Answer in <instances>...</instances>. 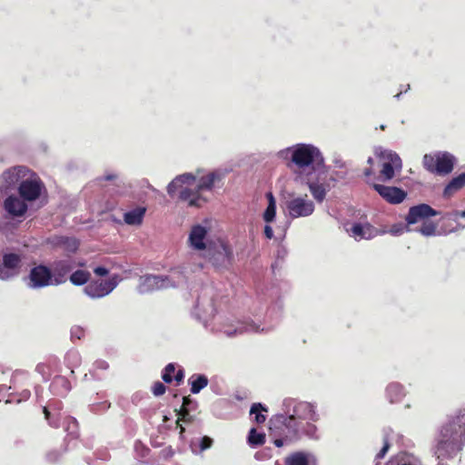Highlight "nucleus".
Segmentation results:
<instances>
[{
	"instance_id": "obj_1",
	"label": "nucleus",
	"mask_w": 465,
	"mask_h": 465,
	"mask_svg": "<svg viewBox=\"0 0 465 465\" xmlns=\"http://www.w3.org/2000/svg\"><path fill=\"white\" fill-rule=\"evenodd\" d=\"M319 420L315 404L285 399L282 402V413L274 415L270 420V432L274 438L273 444L282 447L300 440L302 436H316L315 422Z\"/></svg>"
},
{
	"instance_id": "obj_2",
	"label": "nucleus",
	"mask_w": 465,
	"mask_h": 465,
	"mask_svg": "<svg viewBox=\"0 0 465 465\" xmlns=\"http://www.w3.org/2000/svg\"><path fill=\"white\" fill-rule=\"evenodd\" d=\"M227 172L217 169L202 174L200 170L196 173H185L176 176L167 186L168 194L173 197L179 193V199L192 207H200L206 199L202 195L203 191H212L220 187Z\"/></svg>"
},
{
	"instance_id": "obj_3",
	"label": "nucleus",
	"mask_w": 465,
	"mask_h": 465,
	"mask_svg": "<svg viewBox=\"0 0 465 465\" xmlns=\"http://www.w3.org/2000/svg\"><path fill=\"white\" fill-rule=\"evenodd\" d=\"M193 316L203 323L204 328L213 332H221L227 337H232L245 331L259 332L263 331L260 325L254 322H240L232 323V321L220 315H216V309L212 299H199L193 312Z\"/></svg>"
},
{
	"instance_id": "obj_4",
	"label": "nucleus",
	"mask_w": 465,
	"mask_h": 465,
	"mask_svg": "<svg viewBox=\"0 0 465 465\" xmlns=\"http://www.w3.org/2000/svg\"><path fill=\"white\" fill-rule=\"evenodd\" d=\"M278 156L293 170L298 180L307 173H317L324 163L319 148L311 143H297L287 147L281 150Z\"/></svg>"
},
{
	"instance_id": "obj_5",
	"label": "nucleus",
	"mask_w": 465,
	"mask_h": 465,
	"mask_svg": "<svg viewBox=\"0 0 465 465\" xmlns=\"http://www.w3.org/2000/svg\"><path fill=\"white\" fill-rule=\"evenodd\" d=\"M186 282L184 271L182 268H174L166 275L141 276L137 289L140 293H147L168 288H178L184 285Z\"/></svg>"
},
{
	"instance_id": "obj_6",
	"label": "nucleus",
	"mask_w": 465,
	"mask_h": 465,
	"mask_svg": "<svg viewBox=\"0 0 465 465\" xmlns=\"http://www.w3.org/2000/svg\"><path fill=\"white\" fill-rule=\"evenodd\" d=\"M202 257L216 268L227 269L232 263L233 251L226 241L217 238Z\"/></svg>"
},
{
	"instance_id": "obj_7",
	"label": "nucleus",
	"mask_w": 465,
	"mask_h": 465,
	"mask_svg": "<svg viewBox=\"0 0 465 465\" xmlns=\"http://www.w3.org/2000/svg\"><path fill=\"white\" fill-rule=\"evenodd\" d=\"M377 158L381 162L379 179L382 182H389L400 173L402 169V162L399 154L391 150L377 147L374 150Z\"/></svg>"
},
{
	"instance_id": "obj_8",
	"label": "nucleus",
	"mask_w": 465,
	"mask_h": 465,
	"mask_svg": "<svg viewBox=\"0 0 465 465\" xmlns=\"http://www.w3.org/2000/svg\"><path fill=\"white\" fill-rule=\"evenodd\" d=\"M456 159L448 152L426 153L422 159L423 167L430 173L446 175L452 172Z\"/></svg>"
},
{
	"instance_id": "obj_9",
	"label": "nucleus",
	"mask_w": 465,
	"mask_h": 465,
	"mask_svg": "<svg viewBox=\"0 0 465 465\" xmlns=\"http://www.w3.org/2000/svg\"><path fill=\"white\" fill-rule=\"evenodd\" d=\"M213 241L210 236L209 227L203 224H194L188 233L187 244L190 250L198 252L202 257Z\"/></svg>"
},
{
	"instance_id": "obj_10",
	"label": "nucleus",
	"mask_w": 465,
	"mask_h": 465,
	"mask_svg": "<svg viewBox=\"0 0 465 465\" xmlns=\"http://www.w3.org/2000/svg\"><path fill=\"white\" fill-rule=\"evenodd\" d=\"M287 214L292 219L311 216L315 211L314 203L305 195H295L286 202Z\"/></svg>"
},
{
	"instance_id": "obj_11",
	"label": "nucleus",
	"mask_w": 465,
	"mask_h": 465,
	"mask_svg": "<svg viewBox=\"0 0 465 465\" xmlns=\"http://www.w3.org/2000/svg\"><path fill=\"white\" fill-rule=\"evenodd\" d=\"M45 189V186L39 176L30 170L29 173L18 187V193L20 197L24 198V200L34 202L41 196Z\"/></svg>"
},
{
	"instance_id": "obj_12",
	"label": "nucleus",
	"mask_w": 465,
	"mask_h": 465,
	"mask_svg": "<svg viewBox=\"0 0 465 465\" xmlns=\"http://www.w3.org/2000/svg\"><path fill=\"white\" fill-rule=\"evenodd\" d=\"M299 180L308 186L313 199L319 203L324 201L327 193L331 189L330 184L325 181V177L319 171L315 173H307Z\"/></svg>"
},
{
	"instance_id": "obj_13",
	"label": "nucleus",
	"mask_w": 465,
	"mask_h": 465,
	"mask_svg": "<svg viewBox=\"0 0 465 465\" xmlns=\"http://www.w3.org/2000/svg\"><path fill=\"white\" fill-rule=\"evenodd\" d=\"M29 172L30 169L21 165L5 170L1 175L0 191L7 194L12 190H18Z\"/></svg>"
},
{
	"instance_id": "obj_14",
	"label": "nucleus",
	"mask_w": 465,
	"mask_h": 465,
	"mask_svg": "<svg viewBox=\"0 0 465 465\" xmlns=\"http://www.w3.org/2000/svg\"><path fill=\"white\" fill-rule=\"evenodd\" d=\"M118 284V276L107 280L90 282L84 289V293L92 299L103 298L111 293Z\"/></svg>"
},
{
	"instance_id": "obj_15",
	"label": "nucleus",
	"mask_w": 465,
	"mask_h": 465,
	"mask_svg": "<svg viewBox=\"0 0 465 465\" xmlns=\"http://www.w3.org/2000/svg\"><path fill=\"white\" fill-rule=\"evenodd\" d=\"M28 285L34 289L55 285L52 270L44 265L34 267L29 274Z\"/></svg>"
},
{
	"instance_id": "obj_16",
	"label": "nucleus",
	"mask_w": 465,
	"mask_h": 465,
	"mask_svg": "<svg viewBox=\"0 0 465 465\" xmlns=\"http://www.w3.org/2000/svg\"><path fill=\"white\" fill-rule=\"evenodd\" d=\"M20 256L15 253L5 254L0 263V280L6 281L19 274Z\"/></svg>"
},
{
	"instance_id": "obj_17",
	"label": "nucleus",
	"mask_w": 465,
	"mask_h": 465,
	"mask_svg": "<svg viewBox=\"0 0 465 465\" xmlns=\"http://www.w3.org/2000/svg\"><path fill=\"white\" fill-rule=\"evenodd\" d=\"M439 213L427 203H420L409 209L405 218L407 225L428 221L430 217L438 215Z\"/></svg>"
},
{
	"instance_id": "obj_18",
	"label": "nucleus",
	"mask_w": 465,
	"mask_h": 465,
	"mask_svg": "<svg viewBox=\"0 0 465 465\" xmlns=\"http://www.w3.org/2000/svg\"><path fill=\"white\" fill-rule=\"evenodd\" d=\"M76 263L71 258L55 261L51 270L54 278V284L59 285L66 282L67 275L75 268Z\"/></svg>"
},
{
	"instance_id": "obj_19",
	"label": "nucleus",
	"mask_w": 465,
	"mask_h": 465,
	"mask_svg": "<svg viewBox=\"0 0 465 465\" xmlns=\"http://www.w3.org/2000/svg\"><path fill=\"white\" fill-rule=\"evenodd\" d=\"M374 190L388 203L391 204H399L402 203L407 193L405 191L394 187V186H386L379 183H373Z\"/></svg>"
},
{
	"instance_id": "obj_20",
	"label": "nucleus",
	"mask_w": 465,
	"mask_h": 465,
	"mask_svg": "<svg viewBox=\"0 0 465 465\" xmlns=\"http://www.w3.org/2000/svg\"><path fill=\"white\" fill-rule=\"evenodd\" d=\"M26 202L24 198L12 194L4 201V209L10 216L19 218L27 212Z\"/></svg>"
},
{
	"instance_id": "obj_21",
	"label": "nucleus",
	"mask_w": 465,
	"mask_h": 465,
	"mask_svg": "<svg viewBox=\"0 0 465 465\" xmlns=\"http://www.w3.org/2000/svg\"><path fill=\"white\" fill-rule=\"evenodd\" d=\"M348 234L356 241L370 240L379 234V232L370 223H353L346 227Z\"/></svg>"
},
{
	"instance_id": "obj_22",
	"label": "nucleus",
	"mask_w": 465,
	"mask_h": 465,
	"mask_svg": "<svg viewBox=\"0 0 465 465\" xmlns=\"http://www.w3.org/2000/svg\"><path fill=\"white\" fill-rule=\"evenodd\" d=\"M406 395L407 391L400 382H390L385 388V397L391 404L401 402Z\"/></svg>"
},
{
	"instance_id": "obj_23",
	"label": "nucleus",
	"mask_w": 465,
	"mask_h": 465,
	"mask_svg": "<svg viewBox=\"0 0 465 465\" xmlns=\"http://www.w3.org/2000/svg\"><path fill=\"white\" fill-rule=\"evenodd\" d=\"M191 405L193 407L196 406V403L193 402L189 397L183 398V405L181 409L178 411V419L177 424L180 426L181 430L180 433L183 434L184 431V428L180 424L181 421L184 423H190L193 420V416L190 414Z\"/></svg>"
},
{
	"instance_id": "obj_24",
	"label": "nucleus",
	"mask_w": 465,
	"mask_h": 465,
	"mask_svg": "<svg viewBox=\"0 0 465 465\" xmlns=\"http://www.w3.org/2000/svg\"><path fill=\"white\" fill-rule=\"evenodd\" d=\"M50 390L53 394L57 396H64L71 390L69 381L64 376L57 375L53 380Z\"/></svg>"
},
{
	"instance_id": "obj_25",
	"label": "nucleus",
	"mask_w": 465,
	"mask_h": 465,
	"mask_svg": "<svg viewBox=\"0 0 465 465\" xmlns=\"http://www.w3.org/2000/svg\"><path fill=\"white\" fill-rule=\"evenodd\" d=\"M145 212L146 208L143 206L132 209L124 214V221L128 225H140L143 223Z\"/></svg>"
},
{
	"instance_id": "obj_26",
	"label": "nucleus",
	"mask_w": 465,
	"mask_h": 465,
	"mask_svg": "<svg viewBox=\"0 0 465 465\" xmlns=\"http://www.w3.org/2000/svg\"><path fill=\"white\" fill-rule=\"evenodd\" d=\"M463 186H465V173L452 178L450 182L445 186L443 191L444 197H450Z\"/></svg>"
},
{
	"instance_id": "obj_27",
	"label": "nucleus",
	"mask_w": 465,
	"mask_h": 465,
	"mask_svg": "<svg viewBox=\"0 0 465 465\" xmlns=\"http://www.w3.org/2000/svg\"><path fill=\"white\" fill-rule=\"evenodd\" d=\"M208 378L204 374H193L188 380V383L191 385V392L193 394L199 393L208 385Z\"/></svg>"
},
{
	"instance_id": "obj_28",
	"label": "nucleus",
	"mask_w": 465,
	"mask_h": 465,
	"mask_svg": "<svg viewBox=\"0 0 465 465\" xmlns=\"http://www.w3.org/2000/svg\"><path fill=\"white\" fill-rule=\"evenodd\" d=\"M266 198L268 200V205L263 212L262 218L266 223H270L274 221L276 216V200L271 192L266 193Z\"/></svg>"
},
{
	"instance_id": "obj_29",
	"label": "nucleus",
	"mask_w": 465,
	"mask_h": 465,
	"mask_svg": "<svg viewBox=\"0 0 465 465\" xmlns=\"http://www.w3.org/2000/svg\"><path fill=\"white\" fill-rule=\"evenodd\" d=\"M64 362L68 369L71 370V373H74V369L78 367L81 363V355L77 351H69L64 358Z\"/></svg>"
},
{
	"instance_id": "obj_30",
	"label": "nucleus",
	"mask_w": 465,
	"mask_h": 465,
	"mask_svg": "<svg viewBox=\"0 0 465 465\" xmlns=\"http://www.w3.org/2000/svg\"><path fill=\"white\" fill-rule=\"evenodd\" d=\"M286 465H309V455L303 452H295L285 460Z\"/></svg>"
},
{
	"instance_id": "obj_31",
	"label": "nucleus",
	"mask_w": 465,
	"mask_h": 465,
	"mask_svg": "<svg viewBox=\"0 0 465 465\" xmlns=\"http://www.w3.org/2000/svg\"><path fill=\"white\" fill-rule=\"evenodd\" d=\"M461 217V218H465V210L464 211H452V212H449V213H446L443 214L442 216V219L444 220H452L454 221L456 223H457V227L456 228H452V229H450L448 231H446L445 232L446 233H450V232H456L457 230L460 229V228H464V226L460 225L459 223H458V219Z\"/></svg>"
},
{
	"instance_id": "obj_32",
	"label": "nucleus",
	"mask_w": 465,
	"mask_h": 465,
	"mask_svg": "<svg viewBox=\"0 0 465 465\" xmlns=\"http://www.w3.org/2000/svg\"><path fill=\"white\" fill-rule=\"evenodd\" d=\"M90 273L84 270H76L70 275V282L74 285H83L88 282Z\"/></svg>"
},
{
	"instance_id": "obj_33",
	"label": "nucleus",
	"mask_w": 465,
	"mask_h": 465,
	"mask_svg": "<svg viewBox=\"0 0 465 465\" xmlns=\"http://www.w3.org/2000/svg\"><path fill=\"white\" fill-rule=\"evenodd\" d=\"M265 442V434L263 432L257 431L256 429H251L248 435V443L252 447L261 446Z\"/></svg>"
},
{
	"instance_id": "obj_34",
	"label": "nucleus",
	"mask_w": 465,
	"mask_h": 465,
	"mask_svg": "<svg viewBox=\"0 0 465 465\" xmlns=\"http://www.w3.org/2000/svg\"><path fill=\"white\" fill-rule=\"evenodd\" d=\"M416 231L426 237L437 235L436 224L430 221H424L421 226Z\"/></svg>"
},
{
	"instance_id": "obj_35",
	"label": "nucleus",
	"mask_w": 465,
	"mask_h": 465,
	"mask_svg": "<svg viewBox=\"0 0 465 465\" xmlns=\"http://www.w3.org/2000/svg\"><path fill=\"white\" fill-rule=\"evenodd\" d=\"M262 411H267V409L261 403H253L250 410V414L254 415V420L257 423H262L265 421V415L262 414Z\"/></svg>"
},
{
	"instance_id": "obj_36",
	"label": "nucleus",
	"mask_w": 465,
	"mask_h": 465,
	"mask_svg": "<svg viewBox=\"0 0 465 465\" xmlns=\"http://www.w3.org/2000/svg\"><path fill=\"white\" fill-rule=\"evenodd\" d=\"M55 365V361L42 362L36 366V371L40 373L44 379H48L52 374V367Z\"/></svg>"
},
{
	"instance_id": "obj_37",
	"label": "nucleus",
	"mask_w": 465,
	"mask_h": 465,
	"mask_svg": "<svg viewBox=\"0 0 465 465\" xmlns=\"http://www.w3.org/2000/svg\"><path fill=\"white\" fill-rule=\"evenodd\" d=\"M63 426L69 434L75 435L77 432V420L73 417L64 418Z\"/></svg>"
},
{
	"instance_id": "obj_38",
	"label": "nucleus",
	"mask_w": 465,
	"mask_h": 465,
	"mask_svg": "<svg viewBox=\"0 0 465 465\" xmlns=\"http://www.w3.org/2000/svg\"><path fill=\"white\" fill-rule=\"evenodd\" d=\"M175 371V364L174 363H169L165 366L163 369V371L162 373V379L166 383H171L173 381V374Z\"/></svg>"
},
{
	"instance_id": "obj_39",
	"label": "nucleus",
	"mask_w": 465,
	"mask_h": 465,
	"mask_svg": "<svg viewBox=\"0 0 465 465\" xmlns=\"http://www.w3.org/2000/svg\"><path fill=\"white\" fill-rule=\"evenodd\" d=\"M44 413L45 415V419L48 420L49 424L54 428H58L60 427L61 425V422H60V420H61V417H60V414H58L57 416H55L54 414L52 415L51 412L49 411L48 408L47 407H45L44 408Z\"/></svg>"
},
{
	"instance_id": "obj_40",
	"label": "nucleus",
	"mask_w": 465,
	"mask_h": 465,
	"mask_svg": "<svg viewBox=\"0 0 465 465\" xmlns=\"http://www.w3.org/2000/svg\"><path fill=\"white\" fill-rule=\"evenodd\" d=\"M410 231H411V229L408 228V225H403L401 223H399V224H394L393 226H391L389 232L391 235L398 236V235L402 234L404 232H410Z\"/></svg>"
},
{
	"instance_id": "obj_41",
	"label": "nucleus",
	"mask_w": 465,
	"mask_h": 465,
	"mask_svg": "<svg viewBox=\"0 0 465 465\" xmlns=\"http://www.w3.org/2000/svg\"><path fill=\"white\" fill-rule=\"evenodd\" d=\"M71 339L80 340L85 334V330L79 325H74L71 328Z\"/></svg>"
},
{
	"instance_id": "obj_42",
	"label": "nucleus",
	"mask_w": 465,
	"mask_h": 465,
	"mask_svg": "<svg viewBox=\"0 0 465 465\" xmlns=\"http://www.w3.org/2000/svg\"><path fill=\"white\" fill-rule=\"evenodd\" d=\"M166 391V387L164 386L163 383L160 382V381H156L153 383V387H152V391L153 393L154 396H161L163 395Z\"/></svg>"
},
{
	"instance_id": "obj_43",
	"label": "nucleus",
	"mask_w": 465,
	"mask_h": 465,
	"mask_svg": "<svg viewBox=\"0 0 465 465\" xmlns=\"http://www.w3.org/2000/svg\"><path fill=\"white\" fill-rule=\"evenodd\" d=\"M213 444V440L208 437L204 436L199 440V447H200V452L211 448Z\"/></svg>"
},
{
	"instance_id": "obj_44",
	"label": "nucleus",
	"mask_w": 465,
	"mask_h": 465,
	"mask_svg": "<svg viewBox=\"0 0 465 465\" xmlns=\"http://www.w3.org/2000/svg\"><path fill=\"white\" fill-rule=\"evenodd\" d=\"M390 449V443L388 441V439H385L384 440V443H383V446L382 448L381 449V450L376 454V459L377 460H381V459H383L384 456L386 455V453L388 452Z\"/></svg>"
},
{
	"instance_id": "obj_45",
	"label": "nucleus",
	"mask_w": 465,
	"mask_h": 465,
	"mask_svg": "<svg viewBox=\"0 0 465 465\" xmlns=\"http://www.w3.org/2000/svg\"><path fill=\"white\" fill-rule=\"evenodd\" d=\"M398 465H418V460L411 457L404 456L401 459V461Z\"/></svg>"
},
{
	"instance_id": "obj_46",
	"label": "nucleus",
	"mask_w": 465,
	"mask_h": 465,
	"mask_svg": "<svg viewBox=\"0 0 465 465\" xmlns=\"http://www.w3.org/2000/svg\"><path fill=\"white\" fill-rule=\"evenodd\" d=\"M64 243L67 244V249L72 252L75 251L78 247V242L75 239L67 238Z\"/></svg>"
},
{
	"instance_id": "obj_47",
	"label": "nucleus",
	"mask_w": 465,
	"mask_h": 465,
	"mask_svg": "<svg viewBox=\"0 0 465 465\" xmlns=\"http://www.w3.org/2000/svg\"><path fill=\"white\" fill-rule=\"evenodd\" d=\"M173 381H175L177 382V384H180L183 381V378H184L183 370L179 369L176 371V373L174 374V376H173Z\"/></svg>"
},
{
	"instance_id": "obj_48",
	"label": "nucleus",
	"mask_w": 465,
	"mask_h": 465,
	"mask_svg": "<svg viewBox=\"0 0 465 465\" xmlns=\"http://www.w3.org/2000/svg\"><path fill=\"white\" fill-rule=\"evenodd\" d=\"M94 272L98 276H104L108 273V270L102 266H98V267L94 268Z\"/></svg>"
},
{
	"instance_id": "obj_49",
	"label": "nucleus",
	"mask_w": 465,
	"mask_h": 465,
	"mask_svg": "<svg viewBox=\"0 0 465 465\" xmlns=\"http://www.w3.org/2000/svg\"><path fill=\"white\" fill-rule=\"evenodd\" d=\"M264 234L268 239H272L273 237V230L269 224H266L264 227Z\"/></svg>"
},
{
	"instance_id": "obj_50",
	"label": "nucleus",
	"mask_w": 465,
	"mask_h": 465,
	"mask_svg": "<svg viewBox=\"0 0 465 465\" xmlns=\"http://www.w3.org/2000/svg\"><path fill=\"white\" fill-rule=\"evenodd\" d=\"M117 177H118V175L115 173L110 172V173H106L103 179L105 181H112V180L116 179Z\"/></svg>"
},
{
	"instance_id": "obj_51",
	"label": "nucleus",
	"mask_w": 465,
	"mask_h": 465,
	"mask_svg": "<svg viewBox=\"0 0 465 465\" xmlns=\"http://www.w3.org/2000/svg\"><path fill=\"white\" fill-rule=\"evenodd\" d=\"M99 408H102L103 410H105V409L109 408V404H107L106 402H104V403H101L99 405H94V406L92 407V411L96 412V411H98Z\"/></svg>"
},
{
	"instance_id": "obj_52",
	"label": "nucleus",
	"mask_w": 465,
	"mask_h": 465,
	"mask_svg": "<svg viewBox=\"0 0 465 465\" xmlns=\"http://www.w3.org/2000/svg\"><path fill=\"white\" fill-rule=\"evenodd\" d=\"M22 395V399H19L18 401L20 402L21 401H25L27 400L29 397H30V391H27V390H25L23 391V392L21 393Z\"/></svg>"
},
{
	"instance_id": "obj_53",
	"label": "nucleus",
	"mask_w": 465,
	"mask_h": 465,
	"mask_svg": "<svg viewBox=\"0 0 465 465\" xmlns=\"http://www.w3.org/2000/svg\"><path fill=\"white\" fill-rule=\"evenodd\" d=\"M96 365L101 369H107L108 365L105 361H97Z\"/></svg>"
},
{
	"instance_id": "obj_54",
	"label": "nucleus",
	"mask_w": 465,
	"mask_h": 465,
	"mask_svg": "<svg viewBox=\"0 0 465 465\" xmlns=\"http://www.w3.org/2000/svg\"><path fill=\"white\" fill-rule=\"evenodd\" d=\"M371 174H372V171H371V168H368V169H366V170L364 171V175H365V176L369 177V176H371Z\"/></svg>"
},
{
	"instance_id": "obj_55",
	"label": "nucleus",
	"mask_w": 465,
	"mask_h": 465,
	"mask_svg": "<svg viewBox=\"0 0 465 465\" xmlns=\"http://www.w3.org/2000/svg\"><path fill=\"white\" fill-rule=\"evenodd\" d=\"M367 163L371 165L373 163V159L369 157Z\"/></svg>"
},
{
	"instance_id": "obj_56",
	"label": "nucleus",
	"mask_w": 465,
	"mask_h": 465,
	"mask_svg": "<svg viewBox=\"0 0 465 465\" xmlns=\"http://www.w3.org/2000/svg\"><path fill=\"white\" fill-rule=\"evenodd\" d=\"M194 444H195V443H194V442H193V443H192V445H191V447H192V450H193V452H195V453H196V452H197V450L194 449Z\"/></svg>"
},
{
	"instance_id": "obj_57",
	"label": "nucleus",
	"mask_w": 465,
	"mask_h": 465,
	"mask_svg": "<svg viewBox=\"0 0 465 465\" xmlns=\"http://www.w3.org/2000/svg\"><path fill=\"white\" fill-rule=\"evenodd\" d=\"M401 94H402V92H400L399 94H397L395 95V97H396L397 99H399V98H400V96L401 95Z\"/></svg>"
},
{
	"instance_id": "obj_58",
	"label": "nucleus",
	"mask_w": 465,
	"mask_h": 465,
	"mask_svg": "<svg viewBox=\"0 0 465 465\" xmlns=\"http://www.w3.org/2000/svg\"><path fill=\"white\" fill-rule=\"evenodd\" d=\"M409 89H410V84L407 85L405 92H407Z\"/></svg>"
},
{
	"instance_id": "obj_59",
	"label": "nucleus",
	"mask_w": 465,
	"mask_h": 465,
	"mask_svg": "<svg viewBox=\"0 0 465 465\" xmlns=\"http://www.w3.org/2000/svg\"><path fill=\"white\" fill-rule=\"evenodd\" d=\"M381 130H384V129H385V126H384L383 124H382V125H381Z\"/></svg>"
}]
</instances>
